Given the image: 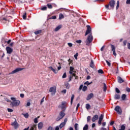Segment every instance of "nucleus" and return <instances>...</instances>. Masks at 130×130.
I'll list each match as a JSON object with an SVG mask.
<instances>
[{"label": "nucleus", "instance_id": "44", "mask_svg": "<svg viewBox=\"0 0 130 130\" xmlns=\"http://www.w3.org/2000/svg\"><path fill=\"white\" fill-rule=\"evenodd\" d=\"M47 7H48V9H52V5L50 4H47Z\"/></svg>", "mask_w": 130, "mask_h": 130}, {"label": "nucleus", "instance_id": "22", "mask_svg": "<svg viewBox=\"0 0 130 130\" xmlns=\"http://www.w3.org/2000/svg\"><path fill=\"white\" fill-rule=\"evenodd\" d=\"M90 67V68L94 69V62L93 61V60H91Z\"/></svg>", "mask_w": 130, "mask_h": 130}, {"label": "nucleus", "instance_id": "26", "mask_svg": "<svg viewBox=\"0 0 130 130\" xmlns=\"http://www.w3.org/2000/svg\"><path fill=\"white\" fill-rule=\"evenodd\" d=\"M74 127L75 130H79L78 127H79V124L78 123H75L74 125Z\"/></svg>", "mask_w": 130, "mask_h": 130}, {"label": "nucleus", "instance_id": "59", "mask_svg": "<svg viewBox=\"0 0 130 130\" xmlns=\"http://www.w3.org/2000/svg\"><path fill=\"white\" fill-rule=\"evenodd\" d=\"M126 91L127 92H130V88L128 87L126 88Z\"/></svg>", "mask_w": 130, "mask_h": 130}, {"label": "nucleus", "instance_id": "17", "mask_svg": "<svg viewBox=\"0 0 130 130\" xmlns=\"http://www.w3.org/2000/svg\"><path fill=\"white\" fill-rule=\"evenodd\" d=\"M49 69H50V70L51 71H52V72H53V73H54V74H57V71L56 70V69H53V68H52V67H50L49 68Z\"/></svg>", "mask_w": 130, "mask_h": 130}, {"label": "nucleus", "instance_id": "9", "mask_svg": "<svg viewBox=\"0 0 130 130\" xmlns=\"http://www.w3.org/2000/svg\"><path fill=\"white\" fill-rule=\"evenodd\" d=\"M11 125L14 126L15 129H17L19 127V124L17 122V120H15L11 124Z\"/></svg>", "mask_w": 130, "mask_h": 130}, {"label": "nucleus", "instance_id": "55", "mask_svg": "<svg viewBox=\"0 0 130 130\" xmlns=\"http://www.w3.org/2000/svg\"><path fill=\"white\" fill-rule=\"evenodd\" d=\"M79 107H80V104H78L76 107V111H78V109L79 108Z\"/></svg>", "mask_w": 130, "mask_h": 130}, {"label": "nucleus", "instance_id": "63", "mask_svg": "<svg viewBox=\"0 0 130 130\" xmlns=\"http://www.w3.org/2000/svg\"><path fill=\"white\" fill-rule=\"evenodd\" d=\"M102 125L103 126H105L106 125V122H103Z\"/></svg>", "mask_w": 130, "mask_h": 130}, {"label": "nucleus", "instance_id": "16", "mask_svg": "<svg viewBox=\"0 0 130 130\" xmlns=\"http://www.w3.org/2000/svg\"><path fill=\"white\" fill-rule=\"evenodd\" d=\"M38 127L39 129H42V127H43V123L40 122L38 124Z\"/></svg>", "mask_w": 130, "mask_h": 130}, {"label": "nucleus", "instance_id": "40", "mask_svg": "<svg viewBox=\"0 0 130 130\" xmlns=\"http://www.w3.org/2000/svg\"><path fill=\"white\" fill-rule=\"evenodd\" d=\"M90 120H91V117L90 116H88L87 117V122H90Z\"/></svg>", "mask_w": 130, "mask_h": 130}, {"label": "nucleus", "instance_id": "46", "mask_svg": "<svg viewBox=\"0 0 130 130\" xmlns=\"http://www.w3.org/2000/svg\"><path fill=\"white\" fill-rule=\"evenodd\" d=\"M76 43H78V44H80V43H82V40H77L76 41Z\"/></svg>", "mask_w": 130, "mask_h": 130}, {"label": "nucleus", "instance_id": "18", "mask_svg": "<svg viewBox=\"0 0 130 130\" xmlns=\"http://www.w3.org/2000/svg\"><path fill=\"white\" fill-rule=\"evenodd\" d=\"M107 90V86L106 85V84L104 83L103 91L104 92H106Z\"/></svg>", "mask_w": 130, "mask_h": 130}, {"label": "nucleus", "instance_id": "33", "mask_svg": "<svg viewBox=\"0 0 130 130\" xmlns=\"http://www.w3.org/2000/svg\"><path fill=\"white\" fill-rule=\"evenodd\" d=\"M91 108V106H90V104H87L86 105V108L87 109V110H89V109Z\"/></svg>", "mask_w": 130, "mask_h": 130}, {"label": "nucleus", "instance_id": "51", "mask_svg": "<svg viewBox=\"0 0 130 130\" xmlns=\"http://www.w3.org/2000/svg\"><path fill=\"white\" fill-rule=\"evenodd\" d=\"M116 93H120V91L119 90V89H118V88H116Z\"/></svg>", "mask_w": 130, "mask_h": 130}, {"label": "nucleus", "instance_id": "37", "mask_svg": "<svg viewBox=\"0 0 130 130\" xmlns=\"http://www.w3.org/2000/svg\"><path fill=\"white\" fill-rule=\"evenodd\" d=\"M65 86L67 89H70V84L69 83H66Z\"/></svg>", "mask_w": 130, "mask_h": 130}, {"label": "nucleus", "instance_id": "53", "mask_svg": "<svg viewBox=\"0 0 130 130\" xmlns=\"http://www.w3.org/2000/svg\"><path fill=\"white\" fill-rule=\"evenodd\" d=\"M61 93H63V94H66L67 93V89H63L61 91Z\"/></svg>", "mask_w": 130, "mask_h": 130}, {"label": "nucleus", "instance_id": "56", "mask_svg": "<svg viewBox=\"0 0 130 130\" xmlns=\"http://www.w3.org/2000/svg\"><path fill=\"white\" fill-rule=\"evenodd\" d=\"M48 130H54V129H53V128H52V127L49 126L48 128Z\"/></svg>", "mask_w": 130, "mask_h": 130}, {"label": "nucleus", "instance_id": "21", "mask_svg": "<svg viewBox=\"0 0 130 130\" xmlns=\"http://www.w3.org/2000/svg\"><path fill=\"white\" fill-rule=\"evenodd\" d=\"M63 18H64L63 14H62V13H60L59 15V20H61L62 19H63Z\"/></svg>", "mask_w": 130, "mask_h": 130}, {"label": "nucleus", "instance_id": "13", "mask_svg": "<svg viewBox=\"0 0 130 130\" xmlns=\"http://www.w3.org/2000/svg\"><path fill=\"white\" fill-rule=\"evenodd\" d=\"M99 117L98 116V115H95L94 116H93L91 119L92 122H95V121H96V120L98 119Z\"/></svg>", "mask_w": 130, "mask_h": 130}, {"label": "nucleus", "instance_id": "54", "mask_svg": "<svg viewBox=\"0 0 130 130\" xmlns=\"http://www.w3.org/2000/svg\"><path fill=\"white\" fill-rule=\"evenodd\" d=\"M8 112H13V109L8 108Z\"/></svg>", "mask_w": 130, "mask_h": 130}, {"label": "nucleus", "instance_id": "43", "mask_svg": "<svg viewBox=\"0 0 130 130\" xmlns=\"http://www.w3.org/2000/svg\"><path fill=\"white\" fill-rule=\"evenodd\" d=\"M118 8H119V1L117 2L116 10H118Z\"/></svg>", "mask_w": 130, "mask_h": 130}, {"label": "nucleus", "instance_id": "50", "mask_svg": "<svg viewBox=\"0 0 130 130\" xmlns=\"http://www.w3.org/2000/svg\"><path fill=\"white\" fill-rule=\"evenodd\" d=\"M73 77H74L73 75H72V76L69 77V80L68 81V82H71V81H72V79H73Z\"/></svg>", "mask_w": 130, "mask_h": 130}, {"label": "nucleus", "instance_id": "4", "mask_svg": "<svg viewBox=\"0 0 130 130\" xmlns=\"http://www.w3.org/2000/svg\"><path fill=\"white\" fill-rule=\"evenodd\" d=\"M49 92H50V93H51V95L53 96L55 95V93H56V86H54L50 87Z\"/></svg>", "mask_w": 130, "mask_h": 130}, {"label": "nucleus", "instance_id": "41", "mask_svg": "<svg viewBox=\"0 0 130 130\" xmlns=\"http://www.w3.org/2000/svg\"><path fill=\"white\" fill-rule=\"evenodd\" d=\"M79 55V53H76L75 55H74V58H75V59H78V56Z\"/></svg>", "mask_w": 130, "mask_h": 130}, {"label": "nucleus", "instance_id": "47", "mask_svg": "<svg viewBox=\"0 0 130 130\" xmlns=\"http://www.w3.org/2000/svg\"><path fill=\"white\" fill-rule=\"evenodd\" d=\"M126 43H127V41L125 40L123 42V44L124 46H125L126 45Z\"/></svg>", "mask_w": 130, "mask_h": 130}, {"label": "nucleus", "instance_id": "14", "mask_svg": "<svg viewBox=\"0 0 130 130\" xmlns=\"http://www.w3.org/2000/svg\"><path fill=\"white\" fill-rule=\"evenodd\" d=\"M93 97H94V94L91 93L87 95L86 100L89 101L90 99H91L92 98H93Z\"/></svg>", "mask_w": 130, "mask_h": 130}, {"label": "nucleus", "instance_id": "42", "mask_svg": "<svg viewBox=\"0 0 130 130\" xmlns=\"http://www.w3.org/2000/svg\"><path fill=\"white\" fill-rule=\"evenodd\" d=\"M31 105V103L30 102H28L27 103L26 105H25V107H28Z\"/></svg>", "mask_w": 130, "mask_h": 130}, {"label": "nucleus", "instance_id": "27", "mask_svg": "<svg viewBox=\"0 0 130 130\" xmlns=\"http://www.w3.org/2000/svg\"><path fill=\"white\" fill-rule=\"evenodd\" d=\"M64 125H66V123H61L59 125V127L60 128H62V127H63V126H64Z\"/></svg>", "mask_w": 130, "mask_h": 130}, {"label": "nucleus", "instance_id": "61", "mask_svg": "<svg viewBox=\"0 0 130 130\" xmlns=\"http://www.w3.org/2000/svg\"><path fill=\"white\" fill-rule=\"evenodd\" d=\"M90 79H91V76H90L89 75L87 76L86 80H90Z\"/></svg>", "mask_w": 130, "mask_h": 130}, {"label": "nucleus", "instance_id": "28", "mask_svg": "<svg viewBox=\"0 0 130 130\" xmlns=\"http://www.w3.org/2000/svg\"><path fill=\"white\" fill-rule=\"evenodd\" d=\"M74 98H75V95L72 94L71 99V104H73V101H74Z\"/></svg>", "mask_w": 130, "mask_h": 130}, {"label": "nucleus", "instance_id": "52", "mask_svg": "<svg viewBox=\"0 0 130 130\" xmlns=\"http://www.w3.org/2000/svg\"><path fill=\"white\" fill-rule=\"evenodd\" d=\"M44 98H45V97H43V99L41 100V104H42V103L44 102Z\"/></svg>", "mask_w": 130, "mask_h": 130}, {"label": "nucleus", "instance_id": "38", "mask_svg": "<svg viewBox=\"0 0 130 130\" xmlns=\"http://www.w3.org/2000/svg\"><path fill=\"white\" fill-rule=\"evenodd\" d=\"M50 20H55L56 19V16H53L49 18Z\"/></svg>", "mask_w": 130, "mask_h": 130}, {"label": "nucleus", "instance_id": "30", "mask_svg": "<svg viewBox=\"0 0 130 130\" xmlns=\"http://www.w3.org/2000/svg\"><path fill=\"white\" fill-rule=\"evenodd\" d=\"M89 128V125L88 124H86L83 128V130H87Z\"/></svg>", "mask_w": 130, "mask_h": 130}, {"label": "nucleus", "instance_id": "5", "mask_svg": "<svg viewBox=\"0 0 130 130\" xmlns=\"http://www.w3.org/2000/svg\"><path fill=\"white\" fill-rule=\"evenodd\" d=\"M115 111L117 112V113L119 114L120 115H121L122 113V110H121V108L120 107L117 106L115 109H114Z\"/></svg>", "mask_w": 130, "mask_h": 130}, {"label": "nucleus", "instance_id": "49", "mask_svg": "<svg viewBox=\"0 0 130 130\" xmlns=\"http://www.w3.org/2000/svg\"><path fill=\"white\" fill-rule=\"evenodd\" d=\"M68 45L69 47H72L73 46V44L72 43H68Z\"/></svg>", "mask_w": 130, "mask_h": 130}, {"label": "nucleus", "instance_id": "64", "mask_svg": "<svg viewBox=\"0 0 130 130\" xmlns=\"http://www.w3.org/2000/svg\"><path fill=\"white\" fill-rule=\"evenodd\" d=\"M55 130H59V126H57L55 127Z\"/></svg>", "mask_w": 130, "mask_h": 130}, {"label": "nucleus", "instance_id": "60", "mask_svg": "<svg viewBox=\"0 0 130 130\" xmlns=\"http://www.w3.org/2000/svg\"><path fill=\"white\" fill-rule=\"evenodd\" d=\"M126 4L127 5H129V4H130V0H127L126 2Z\"/></svg>", "mask_w": 130, "mask_h": 130}, {"label": "nucleus", "instance_id": "15", "mask_svg": "<svg viewBox=\"0 0 130 130\" xmlns=\"http://www.w3.org/2000/svg\"><path fill=\"white\" fill-rule=\"evenodd\" d=\"M117 79L118 83H119L120 84H121V83H123V82H124V80H123V79H122V78L120 77V76H118Z\"/></svg>", "mask_w": 130, "mask_h": 130}, {"label": "nucleus", "instance_id": "7", "mask_svg": "<svg viewBox=\"0 0 130 130\" xmlns=\"http://www.w3.org/2000/svg\"><path fill=\"white\" fill-rule=\"evenodd\" d=\"M111 51L113 52V55H114V56H116L117 54H116V52H115V49H116L115 46L111 44Z\"/></svg>", "mask_w": 130, "mask_h": 130}, {"label": "nucleus", "instance_id": "39", "mask_svg": "<svg viewBox=\"0 0 130 130\" xmlns=\"http://www.w3.org/2000/svg\"><path fill=\"white\" fill-rule=\"evenodd\" d=\"M41 10L42 11H46V10H47V7L46 6L43 7L41 9Z\"/></svg>", "mask_w": 130, "mask_h": 130}, {"label": "nucleus", "instance_id": "3", "mask_svg": "<svg viewBox=\"0 0 130 130\" xmlns=\"http://www.w3.org/2000/svg\"><path fill=\"white\" fill-rule=\"evenodd\" d=\"M65 115H66V113H64V111H61L59 113V115L56 118V121H59V120H60V119H62V118H63Z\"/></svg>", "mask_w": 130, "mask_h": 130}, {"label": "nucleus", "instance_id": "34", "mask_svg": "<svg viewBox=\"0 0 130 130\" xmlns=\"http://www.w3.org/2000/svg\"><path fill=\"white\" fill-rule=\"evenodd\" d=\"M91 84H92V82H89V81H86L84 83V85H87V86H89V85H91Z\"/></svg>", "mask_w": 130, "mask_h": 130}, {"label": "nucleus", "instance_id": "25", "mask_svg": "<svg viewBox=\"0 0 130 130\" xmlns=\"http://www.w3.org/2000/svg\"><path fill=\"white\" fill-rule=\"evenodd\" d=\"M88 89V87L86 86H84L82 88V91L83 92H86L87 90Z\"/></svg>", "mask_w": 130, "mask_h": 130}, {"label": "nucleus", "instance_id": "10", "mask_svg": "<svg viewBox=\"0 0 130 130\" xmlns=\"http://www.w3.org/2000/svg\"><path fill=\"white\" fill-rule=\"evenodd\" d=\"M109 6L112 9H114V6L115 5V2L114 0H112L109 2Z\"/></svg>", "mask_w": 130, "mask_h": 130}, {"label": "nucleus", "instance_id": "62", "mask_svg": "<svg viewBox=\"0 0 130 130\" xmlns=\"http://www.w3.org/2000/svg\"><path fill=\"white\" fill-rule=\"evenodd\" d=\"M24 95L23 93H21V94H20V97H21V98H24Z\"/></svg>", "mask_w": 130, "mask_h": 130}, {"label": "nucleus", "instance_id": "58", "mask_svg": "<svg viewBox=\"0 0 130 130\" xmlns=\"http://www.w3.org/2000/svg\"><path fill=\"white\" fill-rule=\"evenodd\" d=\"M83 85L81 84L79 87V90H82V89H83Z\"/></svg>", "mask_w": 130, "mask_h": 130}, {"label": "nucleus", "instance_id": "24", "mask_svg": "<svg viewBox=\"0 0 130 130\" xmlns=\"http://www.w3.org/2000/svg\"><path fill=\"white\" fill-rule=\"evenodd\" d=\"M125 98H126V95H125V94H123L121 96L122 100L124 101V100H125Z\"/></svg>", "mask_w": 130, "mask_h": 130}, {"label": "nucleus", "instance_id": "8", "mask_svg": "<svg viewBox=\"0 0 130 130\" xmlns=\"http://www.w3.org/2000/svg\"><path fill=\"white\" fill-rule=\"evenodd\" d=\"M66 102H62V104L61 105H59L58 108H61L62 110H66Z\"/></svg>", "mask_w": 130, "mask_h": 130}, {"label": "nucleus", "instance_id": "11", "mask_svg": "<svg viewBox=\"0 0 130 130\" xmlns=\"http://www.w3.org/2000/svg\"><path fill=\"white\" fill-rule=\"evenodd\" d=\"M74 69H75L73 67H70V68L69 74H70V75H72V76H73V77H75L76 76V74H75V73H74Z\"/></svg>", "mask_w": 130, "mask_h": 130}, {"label": "nucleus", "instance_id": "19", "mask_svg": "<svg viewBox=\"0 0 130 130\" xmlns=\"http://www.w3.org/2000/svg\"><path fill=\"white\" fill-rule=\"evenodd\" d=\"M61 28V25H58V26H57L55 29H54V31L55 32H57V31H58V30H59Z\"/></svg>", "mask_w": 130, "mask_h": 130}, {"label": "nucleus", "instance_id": "6", "mask_svg": "<svg viewBox=\"0 0 130 130\" xmlns=\"http://www.w3.org/2000/svg\"><path fill=\"white\" fill-rule=\"evenodd\" d=\"M24 70L23 68H17L15 70H13L12 72H11L9 75H13V74H16L17 73H18V72H21V71H23Z\"/></svg>", "mask_w": 130, "mask_h": 130}, {"label": "nucleus", "instance_id": "12", "mask_svg": "<svg viewBox=\"0 0 130 130\" xmlns=\"http://www.w3.org/2000/svg\"><path fill=\"white\" fill-rule=\"evenodd\" d=\"M6 51L8 54H11L13 52V48H11L10 47H6Z\"/></svg>", "mask_w": 130, "mask_h": 130}, {"label": "nucleus", "instance_id": "23", "mask_svg": "<svg viewBox=\"0 0 130 130\" xmlns=\"http://www.w3.org/2000/svg\"><path fill=\"white\" fill-rule=\"evenodd\" d=\"M22 115H23L25 118H28V117H29V114H28V113L25 114L22 113Z\"/></svg>", "mask_w": 130, "mask_h": 130}, {"label": "nucleus", "instance_id": "45", "mask_svg": "<svg viewBox=\"0 0 130 130\" xmlns=\"http://www.w3.org/2000/svg\"><path fill=\"white\" fill-rule=\"evenodd\" d=\"M62 79H66V78H67V73H64L63 75V76H62Z\"/></svg>", "mask_w": 130, "mask_h": 130}, {"label": "nucleus", "instance_id": "20", "mask_svg": "<svg viewBox=\"0 0 130 130\" xmlns=\"http://www.w3.org/2000/svg\"><path fill=\"white\" fill-rule=\"evenodd\" d=\"M114 98L116 100H119V99H120V95L119 94H115Z\"/></svg>", "mask_w": 130, "mask_h": 130}, {"label": "nucleus", "instance_id": "31", "mask_svg": "<svg viewBox=\"0 0 130 130\" xmlns=\"http://www.w3.org/2000/svg\"><path fill=\"white\" fill-rule=\"evenodd\" d=\"M42 32V30H37L35 31V34H36V35H37V34H40V33H41Z\"/></svg>", "mask_w": 130, "mask_h": 130}, {"label": "nucleus", "instance_id": "35", "mask_svg": "<svg viewBox=\"0 0 130 130\" xmlns=\"http://www.w3.org/2000/svg\"><path fill=\"white\" fill-rule=\"evenodd\" d=\"M38 118H39V116H38L37 118H35L34 119L35 123H38Z\"/></svg>", "mask_w": 130, "mask_h": 130}, {"label": "nucleus", "instance_id": "29", "mask_svg": "<svg viewBox=\"0 0 130 130\" xmlns=\"http://www.w3.org/2000/svg\"><path fill=\"white\" fill-rule=\"evenodd\" d=\"M104 117V115H103V114H101L99 117V120L102 121V120H103Z\"/></svg>", "mask_w": 130, "mask_h": 130}, {"label": "nucleus", "instance_id": "57", "mask_svg": "<svg viewBox=\"0 0 130 130\" xmlns=\"http://www.w3.org/2000/svg\"><path fill=\"white\" fill-rule=\"evenodd\" d=\"M128 49H130V43H128L127 44Z\"/></svg>", "mask_w": 130, "mask_h": 130}, {"label": "nucleus", "instance_id": "32", "mask_svg": "<svg viewBox=\"0 0 130 130\" xmlns=\"http://www.w3.org/2000/svg\"><path fill=\"white\" fill-rule=\"evenodd\" d=\"M98 73L99 74H104V72H103V70H102V69H100L98 71Z\"/></svg>", "mask_w": 130, "mask_h": 130}, {"label": "nucleus", "instance_id": "36", "mask_svg": "<svg viewBox=\"0 0 130 130\" xmlns=\"http://www.w3.org/2000/svg\"><path fill=\"white\" fill-rule=\"evenodd\" d=\"M26 16H27V13L25 12L24 13V14L22 16L23 20H26Z\"/></svg>", "mask_w": 130, "mask_h": 130}, {"label": "nucleus", "instance_id": "48", "mask_svg": "<svg viewBox=\"0 0 130 130\" xmlns=\"http://www.w3.org/2000/svg\"><path fill=\"white\" fill-rule=\"evenodd\" d=\"M106 61L109 67H110L111 66V63L110 62H109L108 60H106Z\"/></svg>", "mask_w": 130, "mask_h": 130}, {"label": "nucleus", "instance_id": "1", "mask_svg": "<svg viewBox=\"0 0 130 130\" xmlns=\"http://www.w3.org/2000/svg\"><path fill=\"white\" fill-rule=\"evenodd\" d=\"M87 29L85 32V36L88 35V34H89L87 38V42L86 43V45H88V44L92 42V41L93 40V36H92V30L91 29V26L90 25H87Z\"/></svg>", "mask_w": 130, "mask_h": 130}, {"label": "nucleus", "instance_id": "2", "mask_svg": "<svg viewBox=\"0 0 130 130\" xmlns=\"http://www.w3.org/2000/svg\"><path fill=\"white\" fill-rule=\"evenodd\" d=\"M11 100L13 101L11 103V105L13 107H17V106H19L21 104V102L19 100H17L16 98H11Z\"/></svg>", "mask_w": 130, "mask_h": 130}]
</instances>
